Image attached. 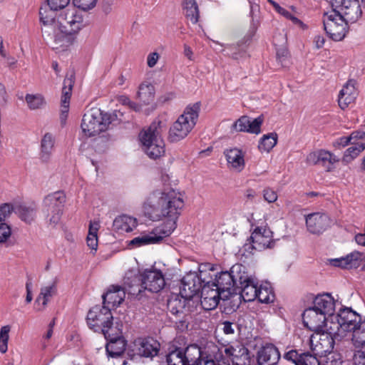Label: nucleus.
Segmentation results:
<instances>
[{
    "label": "nucleus",
    "instance_id": "1",
    "mask_svg": "<svg viewBox=\"0 0 365 365\" xmlns=\"http://www.w3.org/2000/svg\"><path fill=\"white\" fill-rule=\"evenodd\" d=\"M184 205L183 196L180 192L164 188L150 194L143 204V211L153 221L166 219V222L157 227V231L170 236L177 227V221Z\"/></svg>",
    "mask_w": 365,
    "mask_h": 365
},
{
    "label": "nucleus",
    "instance_id": "2",
    "mask_svg": "<svg viewBox=\"0 0 365 365\" xmlns=\"http://www.w3.org/2000/svg\"><path fill=\"white\" fill-rule=\"evenodd\" d=\"M198 273L189 272L183 277L180 295L172 296L168 301V309L171 319L179 330L187 329L190 320L199 312V296L202 289Z\"/></svg>",
    "mask_w": 365,
    "mask_h": 365
},
{
    "label": "nucleus",
    "instance_id": "3",
    "mask_svg": "<svg viewBox=\"0 0 365 365\" xmlns=\"http://www.w3.org/2000/svg\"><path fill=\"white\" fill-rule=\"evenodd\" d=\"M58 30L53 34L56 46L68 47L73 43L77 34L86 26L82 11L71 6L61 11L58 16Z\"/></svg>",
    "mask_w": 365,
    "mask_h": 365
},
{
    "label": "nucleus",
    "instance_id": "4",
    "mask_svg": "<svg viewBox=\"0 0 365 365\" xmlns=\"http://www.w3.org/2000/svg\"><path fill=\"white\" fill-rule=\"evenodd\" d=\"M336 320V329L344 332H352V341L354 344H361L365 342V319L351 308L341 309L339 313L334 317Z\"/></svg>",
    "mask_w": 365,
    "mask_h": 365
},
{
    "label": "nucleus",
    "instance_id": "5",
    "mask_svg": "<svg viewBox=\"0 0 365 365\" xmlns=\"http://www.w3.org/2000/svg\"><path fill=\"white\" fill-rule=\"evenodd\" d=\"M200 110V103L188 105L183 113L170 126L168 133L170 142L175 143L184 139L197 123Z\"/></svg>",
    "mask_w": 365,
    "mask_h": 365
},
{
    "label": "nucleus",
    "instance_id": "6",
    "mask_svg": "<svg viewBox=\"0 0 365 365\" xmlns=\"http://www.w3.org/2000/svg\"><path fill=\"white\" fill-rule=\"evenodd\" d=\"M163 128L160 121L153 122L141 130L139 140L144 152L150 158L157 159L165 153V143L162 138Z\"/></svg>",
    "mask_w": 365,
    "mask_h": 365
},
{
    "label": "nucleus",
    "instance_id": "7",
    "mask_svg": "<svg viewBox=\"0 0 365 365\" xmlns=\"http://www.w3.org/2000/svg\"><path fill=\"white\" fill-rule=\"evenodd\" d=\"M116 117V114L103 113L101 109L93 108L83 115L81 126L86 136H95L106 131Z\"/></svg>",
    "mask_w": 365,
    "mask_h": 365
},
{
    "label": "nucleus",
    "instance_id": "8",
    "mask_svg": "<svg viewBox=\"0 0 365 365\" xmlns=\"http://www.w3.org/2000/svg\"><path fill=\"white\" fill-rule=\"evenodd\" d=\"M86 321L90 329L102 333L105 337L111 335L110 331L118 330L117 327H113V317L108 306L96 305L92 307L88 312Z\"/></svg>",
    "mask_w": 365,
    "mask_h": 365
},
{
    "label": "nucleus",
    "instance_id": "9",
    "mask_svg": "<svg viewBox=\"0 0 365 365\" xmlns=\"http://www.w3.org/2000/svg\"><path fill=\"white\" fill-rule=\"evenodd\" d=\"M246 267L240 264L233 265L229 272H221L215 275V282L212 283L222 294L223 298H228L231 294L237 293L238 278L242 275Z\"/></svg>",
    "mask_w": 365,
    "mask_h": 365
},
{
    "label": "nucleus",
    "instance_id": "10",
    "mask_svg": "<svg viewBox=\"0 0 365 365\" xmlns=\"http://www.w3.org/2000/svg\"><path fill=\"white\" fill-rule=\"evenodd\" d=\"M324 29L327 34L334 41H341L346 36L349 26L346 16L338 12H327L323 16Z\"/></svg>",
    "mask_w": 365,
    "mask_h": 365
},
{
    "label": "nucleus",
    "instance_id": "11",
    "mask_svg": "<svg viewBox=\"0 0 365 365\" xmlns=\"http://www.w3.org/2000/svg\"><path fill=\"white\" fill-rule=\"evenodd\" d=\"M66 202V195L58 191L48 195L43 200V212L47 224L55 227L60 222Z\"/></svg>",
    "mask_w": 365,
    "mask_h": 365
},
{
    "label": "nucleus",
    "instance_id": "12",
    "mask_svg": "<svg viewBox=\"0 0 365 365\" xmlns=\"http://www.w3.org/2000/svg\"><path fill=\"white\" fill-rule=\"evenodd\" d=\"M334 339L331 332L317 331L310 337L311 349L315 355L322 356L331 354L334 346Z\"/></svg>",
    "mask_w": 365,
    "mask_h": 365
},
{
    "label": "nucleus",
    "instance_id": "13",
    "mask_svg": "<svg viewBox=\"0 0 365 365\" xmlns=\"http://www.w3.org/2000/svg\"><path fill=\"white\" fill-rule=\"evenodd\" d=\"M48 4L41 6L39 9L40 21L43 24L42 32L48 39H53L54 33L58 30V11Z\"/></svg>",
    "mask_w": 365,
    "mask_h": 365
},
{
    "label": "nucleus",
    "instance_id": "14",
    "mask_svg": "<svg viewBox=\"0 0 365 365\" xmlns=\"http://www.w3.org/2000/svg\"><path fill=\"white\" fill-rule=\"evenodd\" d=\"M141 281L145 290L150 292H158L165 285V276L157 269H145L140 272Z\"/></svg>",
    "mask_w": 365,
    "mask_h": 365
},
{
    "label": "nucleus",
    "instance_id": "15",
    "mask_svg": "<svg viewBox=\"0 0 365 365\" xmlns=\"http://www.w3.org/2000/svg\"><path fill=\"white\" fill-rule=\"evenodd\" d=\"M332 11L343 14L348 20L354 22L361 15L358 0H330Z\"/></svg>",
    "mask_w": 365,
    "mask_h": 365
},
{
    "label": "nucleus",
    "instance_id": "16",
    "mask_svg": "<svg viewBox=\"0 0 365 365\" xmlns=\"http://www.w3.org/2000/svg\"><path fill=\"white\" fill-rule=\"evenodd\" d=\"M239 282L237 287V292L239 291L243 299L245 302H252L257 297V282L250 275L247 274L245 269L242 275L237 279Z\"/></svg>",
    "mask_w": 365,
    "mask_h": 365
},
{
    "label": "nucleus",
    "instance_id": "17",
    "mask_svg": "<svg viewBox=\"0 0 365 365\" xmlns=\"http://www.w3.org/2000/svg\"><path fill=\"white\" fill-rule=\"evenodd\" d=\"M303 323L309 329L317 331L327 327L329 319L314 307H309L302 314Z\"/></svg>",
    "mask_w": 365,
    "mask_h": 365
},
{
    "label": "nucleus",
    "instance_id": "18",
    "mask_svg": "<svg viewBox=\"0 0 365 365\" xmlns=\"http://www.w3.org/2000/svg\"><path fill=\"white\" fill-rule=\"evenodd\" d=\"M272 237V232L269 228L257 227L250 236L252 248L261 251L272 247L274 245Z\"/></svg>",
    "mask_w": 365,
    "mask_h": 365
},
{
    "label": "nucleus",
    "instance_id": "19",
    "mask_svg": "<svg viewBox=\"0 0 365 365\" xmlns=\"http://www.w3.org/2000/svg\"><path fill=\"white\" fill-rule=\"evenodd\" d=\"M331 218L324 213L314 212L306 216V225L308 231L314 235L323 233L331 226Z\"/></svg>",
    "mask_w": 365,
    "mask_h": 365
},
{
    "label": "nucleus",
    "instance_id": "20",
    "mask_svg": "<svg viewBox=\"0 0 365 365\" xmlns=\"http://www.w3.org/2000/svg\"><path fill=\"white\" fill-rule=\"evenodd\" d=\"M200 291L199 309L212 310L217 307L220 298H222V294L214 287L203 286Z\"/></svg>",
    "mask_w": 365,
    "mask_h": 365
},
{
    "label": "nucleus",
    "instance_id": "21",
    "mask_svg": "<svg viewBox=\"0 0 365 365\" xmlns=\"http://www.w3.org/2000/svg\"><path fill=\"white\" fill-rule=\"evenodd\" d=\"M111 335L105 337L108 343L106 344V352L109 356L118 357L120 356L125 349L126 342L122 337V331L120 329L118 330L110 331Z\"/></svg>",
    "mask_w": 365,
    "mask_h": 365
},
{
    "label": "nucleus",
    "instance_id": "22",
    "mask_svg": "<svg viewBox=\"0 0 365 365\" xmlns=\"http://www.w3.org/2000/svg\"><path fill=\"white\" fill-rule=\"evenodd\" d=\"M225 353L232 361V365H250L251 356L250 351L242 345L226 347Z\"/></svg>",
    "mask_w": 365,
    "mask_h": 365
},
{
    "label": "nucleus",
    "instance_id": "23",
    "mask_svg": "<svg viewBox=\"0 0 365 365\" xmlns=\"http://www.w3.org/2000/svg\"><path fill=\"white\" fill-rule=\"evenodd\" d=\"M262 115L251 120L249 117L243 115L235 122L232 127L238 132H247L250 133L259 134L261 132V125L263 123Z\"/></svg>",
    "mask_w": 365,
    "mask_h": 365
},
{
    "label": "nucleus",
    "instance_id": "24",
    "mask_svg": "<svg viewBox=\"0 0 365 365\" xmlns=\"http://www.w3.org/2000/svg\"><path fill=\"white\" fill-rule=\"evenodd\" d=\"M136 354L140 356L150 357L156 356L160 350V344L153 338L139 339L135 341Z\"/></svg>",
    "mask_w": 365,
    "mask_h": 365
},
{
    "label": "nucleus",
    "instance_id": "25",
    "mask_svg": "<svg viewBox=\"0 0 365 365\" xmlns=\"http://www.w3.org/2000/svg\"><path fill=\"white\" fill-rule=\"evenodd\" d=\"M279 359L280 354L278 349L272 344H266L258 351L259 365H277Z\"/></svg>",
    "mask_w": 365,
    "mask_h": 365
},
{
    "label": "nucleus",
    "instance_id": "26",
    "mask_svg": "<svg viewBox=\"0 0 365 365\" xmlns=\"http://www.w3.org/2000/svg\"><path fill=\"white\" fill-rule=\"evenodd\" d=\"M125 297V290L123 287L112 285L108 288L106 293L102 295L103 304L109 307L110 309L118 307Z\"/></svg>",
    "mask_w": 365,
    "mask_h": 365
},
{
    "label": "nucleus",
    "instance_id": "27",
    "mask_svg": "<svg viewBox=\"0 0 365 365\" xmlns=\"http://www.w3.org/2000/svg\"><path fill=\"white\" fill-rule=\"evenodd\" d=\"M56 139L51 133H46L41 138L38 158L42 163L51 162L55 150Z\"/></svg>",
    "mask_w": 365,
    "mask_h": 365
},
{
    "label": "nucleus",
    "instance_id": "28",
    "mask_svg": "<svg viewBox=\"0 0 365 365\" xmlns=\"http://www.w3.org/2000/svg\"><path fill=\"white\" fill-rule=\"evenodd\" d=\"M314 307L323 314L328 319L333 320L334 312L335 309V302L329 294L319 295L315 297L314 302Z\"/></svg>",
    "mask_w": 365,
    "mask_h": 365
},
{
    "label": "nucleus",
    "instance_id": "29",
    "mask_svg": "<svg viewBox=\"0 0 365 365\" xmlns=\"http://www.w3.org/2000/svg\"><path fill=\"white\" fill-rule=\"evenodd\" d=\"M356 82L354 80L348 81L343 86L339 94L338 103L339 107L344 110L349 104L354 102L357 96L358 91L355 87Z\"/></svg>",
    "mask_w": 365,
    "mask_h": 365
},
{
    "label": "nucleus",
    "instance_id": "30",
    "mask_svg": "<svg viewBox=\"0 0 365 365\" xmlns=\"http://www.w3.org/2000/svg\"><path fill=\"white\" fill-rule=\"evenodd\" d=\"M362 260V253L354 251L345 257L329 259V263L334 267L343 269H353L359 267Z\"/></svg>",
    "mask_w": 365,
    "mask_h": 365
},
{
    "label": "nucleus",
    "instance_id": "31",
    "mask_svg": "<svg viewBox=\"0 0 365 365\" xmlns=\"http://www.w3.org/2000/svg\"><path fill=\"white\" fill-rule=\"evenodd\" d=\"M169 235H165L162 232L157 231V227L153 230L151 232L146 235L133 238L130 240L129 245L133 247H140L149 244H156L160 242L165 237Z\"/></svg>",
    "mask_w": 365,
    "mask_h": 365
},
{
    "label": "nucleus",
    "instance_id": "32",
    "mask_svg": "<svg viewBox=\"0 0 365 365\" xmlns=\"http://www.w3.org/2000/svg\"><path fill=\"white\" fill-rule=\"evenodd\" d=\"M141 273L139 272L138 274H127L124 279V287L123 289L125 290L128 294L133 296H138L144 287L141 281Z\"/></svg>",
    "mask_w": 365,
    "mask_h": 365
},
{
    "label": "nucleus",
    "instance_id": "33",
    "mask_svg": "<svg viewBox=\"0 0 365 365\" xmlns=\"http://www.w3.org/2000/svg\"><path fill=\"white\" fill-rule=\"evenodd\" d=\"M224 154L230 168L238 172L244 169L245 163L244 154L241 150L237 148L227 149L225 150Z\"/></svg>",
    "mask_w": 365,
    "mask_h": 365
},
{
    "label": "nucleus",
    "instance_id": "34",
    "mask_svg": "<svg viewBox=\"0 0 365 365\" xmlns=\"http://www.w3.org/2000/svg\"><path fill=\"white\" fill-rule=\"evenodd\" d=\"M74 75L71 73L70 76L67 75L63 81V87L62 88L61 96V114L66 116L70 104V98L71 96V91L74 84Z\"/></svg>",
    "mask_w": 365,
    "mask_h": 365
},
{
    "label": "nucleus",
    "instance_id": "35",
    "mask_svg": "<svg viewBox=\"0 0 365 365\" xmlns=\"http://www.w3.org/2000/svg\"><path fill=\"white\" fill-rule=\"evenodd\" d=\"M204 353L196 344L189 345L185 349L181 348V354L187 365H195Z\"/></svg>",
    "mask_w": 365,
    "mask_h": 365
},
{
    "label": "nucleus",
    "instance_id": "36",
    "mask_svg": "<svg viewBox=\"0 0 365 365\" xmlns=\"http://www.w3.org/2000/svg\"><path fill=\"white\" fill-rule=\"evenodd\" d=\"M37 211V205L32 203L29 205H20L15 207L14 212L18 214L21 220L30 224L35 217Z\"/></svg>",
    "mask_w": 365,
    "mask_h": 365
},
{
    "label": "nucleus",
    "instance_id": "37",
    "mask_svg": "<svg viewBox=\"0 0 365 365\" xmlns=\"http://www.w3.org/2000/svg\"><path fill=\"white\" fill-rule=\"evenodd\" d=\"M135 226V220L128 215L116 217L113 222V229L118 232H130Z\"/></svg>",
    "mask_w": 365,
    "mask_h": 365
},
{
    "label": "nucleus",
    "instance_id": "38",
    "mask_svg": "<svg viewBox=\"0 0 365 365\" xmlns=\"http://www.w3.org/2000/svg\"><path fill=\"white\" fill-rule=\"evenodd\" d=\"M183 12L187 19L193 24L199 20V8L195 0H183L182 3Z\"/></svg>",
    "mask_w": 365,
    "mask_h": 365
},
{
    "label": "nucleus",
    "instance_id": "39",
    "mask_svg": "<svg viewBox=\"0 0 365 365\" xmlns=\"http://www.w3.org/2000/svg\"><path fill=\"white\" fill-rule=\"evenodd\" d=\"M138 97L145 105H148L154 101L155 88L149 83H143L139 86Z\"/></svg>",
    "mask_w": 365,
    "mask_h": 365
},
{
    "label": "nucleus",
    "instance_id": "40",
    "mask_svg": "<svg viewBox=\"0 0 365 365\" xmlns=\"http://www.w3.org/2000/svg\"><path fill=\"white\" fill-rule=\"evenodd\" d=\"M57 289L55 282L51 284L41 287L40 294L36 298V302H40L42 300V304L46 307L51 297L56 294Z\"/></svg>",
    "mask_w": 365,
    "mask_h": 365
},
{
    "label": "nucleus",
    "instance_id": "41",
    "mask_svg": "<svg viewBox=\"0 0 365 365\" xmlns=\"http://www.w3.org/2000/svg\"><path fill=\"white\" fill-rule=\"evenodd\" d=\"M277 143V134L270 133L262 137L258 148L261 151L269 152L276 145Z\"/></svg>",
    "mask_w": 365,
    "mask_h": 365
},
{
    "label": "nucleus",
    "instance_id": "42",
    "mask_svg": "<svg viewBox=\"0 0 365 365\" xmlns=\"http://www.w3.org/2000/svg\"><path fill=\"white\" fill-rule=\"evenodd\" d=\"M207 267L210 271H214L210 264L200 265L199 267L198 277L202 286L208 285L209 287H212V283L215 282V279H213V275L207 272Z\"/></svg>",
    "mask_w": 365,
    "mask_h": 365
},
{
    "label": "nucleus",
    "instance_id": "43",
    "mask_svg": "<svg viewBox=\"0 0 365 365\" xmlns=\"http://www.w3.org/2000/svg\"><path fill=\"white\" fill-rule=\"evenodd\" d=\"M25 100L31 110L40 109L46 104V101L41 94H27Z\"/></svg>",
    "mask_w": 365,
    "mask_h": 365
},
{
    "label": "nucleus",
    "instance_id": "44",
    "mask_svg": "<svg viewBox=\"0 0 365 365\" xmlns=\"http://www.w3.org/2000/svg\"><path fill=\"white\" fill-rule=\"evenodd\" d=\"M257 298L262 303H270L274 299V295L271 287L260 286L257 289Z\"/></svg>",
    "mask_w": 365,
    "mask_h": 365
},
{
    "label": "nucleus",
    "instance_id": "45",
    "mask_svg": "<svg viewBox=\"0 0 365 365\" xmlns=\"http://www.w3.org/2000/svg\"><path fill=\"white\" fill-rule=\"evenodd\" d=\"M168 365H187L181 354V348H177L166 356Z\"/></svg>",
    "mask_w": 365,
    "mask_h": 365
},
{
    "label": "nucleus",
    "instance_id": "46",
    "mask_svg": "<svg viewBox=\"0 0 365 365\" xmlns=\"http://www.w3.org/2000/svg\"><path fill=\"white\" fill-rule=\"evenodd\" d=\"M355 347L360 349L355 351L352 361L354 365H365V342L357 345L354 344Z\"/></svg>",
    "mask_w": 365,
    "mask_h": 365
},
{
    "label": "nucleus",
    "instance_id": "47",
    "mask_svg": "<svg viewBox=\"0 0 365 365\" xmlns=\"http://www.w3.org/2000/svg\"><path fill=\"white\" fill-rule=\"evenodd\" d=\"M319 160L323 166H327V163L333 165L339 161V158L335 155L325 150H319Z\"/></svg>",
    "mask_w": 365,
    "mask_h": 365
},
{
    "label": "nucleus",
    "instance_id": "48",
    "mask_svg": "<svg viewBox=\"0 0 365 365\" xmlns=\"http://www.w3.org/2000/svg\"><path fill=\"white\" fill-rule=\"evenodd\" d=\"M9 331L10 327L9 325L2 327L0 330V351L3 354L6 353L8 349Z\"/></svg>",
    "mask_w": 365,
    "mask_h": 365
},
{
    "label": "nucleus",
    "instance_id": "49",
    "mask_svg": "<svg viewBox=\"0 0 365 365\" xmlns=\"http://www.w3.org/2000/svg\"><path fill=\"white\" fill-rule=\"evenodd\" d=\"M302 353H299L296 349H292L284 354V359L295 365H302Z\"/></svg>",
    "mask_w": 365,
    "mask_h": 365
},
{
    "label": "nucleus",
    "instance_id": "50",
    "mask_svg": "<svg viewBox=\"0 0 365 365\" xmlns=\"http://www.w3.org/2000/svg\"><path fill=\"white\" fill-rule=\"evenodd\" d=\"M302 353H299L296 349H292L284 354V359L295 365H302Z\"/></svg>",
    "mask_w": 365,
    "mask_h": 365
},
{
    "label": "nucleus",
    "instance_id": "51",
    "mask_svg": "<svg viewBox=\"0 0 365 365\" xmlns=\"http://www.w3.org/2000/svg\"><path fill=\"white\" fill-rule=\"evenodd\" d=\"M302 353H299L296 349H292L284 354V359L295 365H302Z\"/></svg>",
    "mask_w": 365,
    "mask_h": 365
},
{
    "label": "nucleus",
    "instance_id": "52",
    "mask_svg": "<svg viewBox=\"0 0 365 365\" xmlns=\"http://www.w3.org/2000/svg\"><path fill=\"white\" fill-rule=\"evenodd\" d=\"M96 2L97 0H73V7L83 11L93 9Z\"/></svg>",
    "mask_w": 365,
    "mask_h": 365
},
{
    "label": "nucleus",
    "instance_id": "53",
    "mask_svg": "<svg viewBox=\"0 0 365 365\" xmlns=\"http://www.w3.org/2000/svg\"><path fill=\"white\" fill-rule=\"evenodd\" d=\"M319 355H315L314 353L310 354L309 352H303L302 365H320L321 362L318 359Z\"/></svg>",
    "mask_w": 365,
    "mask_h": 365
},
{
    "label": "nucleus",
    "instance_id": "54",
    "mask_svg": "<svg viewBox=\"0 0 365 365\" xmlns=\"http://www.w3.org/2000/svg\"><path fill=\"white\" fill-rule=\"evenodd\" d=\"M359 154V150L354 144V145L349 147L346 150L342 160L346 163H349L354 159H355Z\"/></svg>",
    "mask_w": 365,
    "mask_h": 365
},
{
    "label": "nucleus",
    "instance_id": "55",
    "mask_svg": "<svg viewBox=\"0 0 365 365\" xmlns=\"http://www.w3.org/2000/svg\"><path fill=\"white\" fill-rule=\"evenodd\" d=\"M11 235L10 226L5 222H0V244L6 242Z\"/></svg>",
    "mask_w": 365,
    "mask_h": 365
},
{
    "label": "nucleus",
    "instance_id": "56",
    "mask_svg": "<svg viewBox=\"0 0 365 365\" xmlns=\"http://www.w3.org/2000/svg\"><path fill=\"white\" fill-rule=\"evenodd\" d=\"M15 208L9 203H4L0 206V222H4L11 214Z\"/></svg>",
    "mask_w": 365,
    "mask_h": 365
},
{
    "label": "nucleus",
    "instance_id": "57",
    "mask_svg": "<svg viewBox=\"0 0 365 365\" xmlns=\"http://www.w3.org/2000/svg\"><path fill=\"white\" fill-rule=\"evenodd\" d=\"M262 194L264 200L269 203L276 202L278 198L277 192L269 187H265L262 191Z\"/></svg>",
    "mask_w": 365,
    "mask_h": 365
},
{
    "label": "nucleus",
    "instance_id": "58",
    "mask_svg": "<svg viewBox=\"0 0 365 365\" xmlns=\"http://www.w3.org/2000/svg\"><path fill=\"white\" fill-rule=\"evenodd\" d=\"M70 0H47V4L54 9L62 10L68 6Z\"/></svg>",
    "mask_w": 365,
    "mask_h": 365
},
{
    "label": "nucleus",
    "instance_id": "59",
    "mask_svg": "<svg viewBox=\"0 0 365 365\" xmlns=\"http://www.w3.org/2000/svg\"><path fill=\"white\" fill-rule=\"evenodd\" d=\"M307 162L312 165L319 164V150L310 153L307 157Z\"/></svg>",
    "mask_w": 365,
    "mask_h": 365
},
{
    "label": "nucleus",
    "instance_id": "60",
    "mask_svg": "<svg viewBox=\"0 0 365 365\" xmlns=\"http://www.w3.org/2000/svg\"><path fill=\"white\" fill-rule=\"evenodd\" d=\"M352 139L351 134L349 137L343 136L334 142L333 145L334 147H345L350 143Z\"/></svg>",
    "mask_w": 365,
    "mask_h": 365
},
{
    "label": "nucleus",
    "instance_id": "61",
    "mask_svg": "<svg viewBox=\"0 0 365 365\" xmlns=\"http://www.w3.org/2000/svg\"><path fill=\"white\" fill-rule=\"evenodd\" d=\"M159 58V54L156 52L150 53L147 57V63L150 68L155 66Z\"/></svg>",
    "mask_w": 365,
    "mask_h": 365
},
{
    "label": "nucleus",
    "instance_id": "62",
    "mask_svg": "<svg viewBox=\"0 0 365 365\" xmlns=\"http://www.w3.org/2000/svg\"><path fill=\"white\" fill-rule=\"evenodd\" d=\"M99 224L98 222H91L89 224L88 235V236L98 237L97 232L99 229Z\"/></svg>",
    "mask_w": 365,
    "mask_h": 365
},
{
    "label": "nucleus",
    "instance_id": "63",
    "mask_svg": "<svg viewBox=\"0 0 365 365\" xmlns=\"http://www.w3.org/2000/svg\"><path fill=\"white\" fill-rule=\"evenodd\" d=\"M113 4V0H102L101 1V8L102 11L108 14L111 11L112 5Z\"/></svg>",
    "mask_w": 365,
    "mask_h": 365
},
{
    "label": "nucleus",
    "instance_id": "64",
    "mask_svg": "<svg viewBox=\"0 0 365 365\" xmlns=\"http://www.w3.org/2000/svg\"><path fill=\"white\" fill-rule=\"evenodd\" d=\"M272 5L278 13H279L280 14H282L288 19L291 18L292 14L285 9L281 7L277 3L272 2Z\"/></svg>",
    "mask_w": 365,
    "mask_h": 365
}]
</instances>
